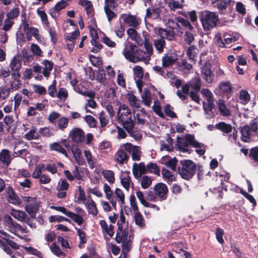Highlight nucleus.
<instances>
[{
	"label": "nucleus",
	"instance_id": "nucleus-51",
	"mask_svg": "<svg viewBox=\"0 0 258 258\" xmlns=\"http://www.w3.org/2000/svg\"><path fill=\"white\" fill-rule=\"evenodd\" d=\"M84 119L90 127H96L97 121L95 118L91 115H87L84 117Z\"/></svg>",
	"mask_w": 258,
	"mask_h": 258
},
{
	"label": "nucleus",
	"instance_id": "nucleus-54",
	"mask_svg": "<svg viewBox=\"0 0 258 258\" xmlns=\"http://www.w3.org/2000/svg\"><path fill=\"white\" fill-rule=\"evenodd\" d=\"M96 80L100 83H104L106 80V74L104 70L101 68H99L96 76Z\"/></svg>",
	"mask_w": 258,
	"mask_h": 258
},
{
	"label": "nucleus",
	"instance_id": "nucleus-61",
	"mask_svg": "<svg viewBox=\"0 0 258 258\" xmlns=\"http://www.w3.org/2000/svg\"><path fill=\"white\" fill-rule=\"evenodd\" d=\"M223 37L225 43L226 44H230L233 42H234L239 38L238 36L237 35L230 36L229 34H225L223 36Z\"/></svg>",
	"mask_w": 258,
	"mask_h": 258
},
{
	"label": "nucleus",
	"instance_id": "nucleus-56",
	"mask_svg": "<svg viewBox=\"0 0 258 258\" xmlns=\"http://www.w3.org/2000/svg\"><path fill=\"white\" fill-rule=\"evenodd\" d=\"M39 135L40 134L42 136L46 137H50L53 135L52 130L48 127H41L39 130Z\"/></svg>",
	"mask_w": 258,
	"mask_h": 258
},
{
	"label": "nucleus",
	"instance_id": "nucleus-38",
	"mask_svg": "<svg viewBox=\"0 0 258 258\" xmlns=\"http://www.w3.org/2000/svg\"><path fill=\"white\" fill-rule=\"evenodd\" d=\"M86 205L88 213L93 215L96 216L98 214V211L94 201L92 199H89L87 201Z\"/></svg>",
	"mask_w": 258,
	"mask_h": 258
},
{
	"label": "nucleus",
	"instance_id": "nucleus-55",
	"mask_svg": "<svg viewBox=\"0 0 258 258\" xmlns=\"http://www.w3.org/2000/svg\"><path fill=\"white\" fill-rule=\"evenodd\" d=\"M239 99L241 103L246 104L250 100V96L245 90H241L240 92Z\"/></svg>",
	"mask_w": 258,
	"mask_h": 258
},
{
	"label": "nucleus",
	"instance_id": "nucleus-34",
	"mask_svg": "<svg viewBox=\"0 0 258 258\" xmlns=\"http://www.w3.org/2000/svg\"><path fill=\"white\" fill-rule=\"evenodd\" d=\"M128 159V156L125 151L119 150L115 155V159L120 164L123 163Z\"/></svg>",
	"mask_w": 258,
	"mask_h": 258
},
{
	"label": "nucleus",
	"instance_id": "nucleus-4",
	"mask_svg": "<svg viewBox=\"0 0 258 258\" xmlns=\"http://www.w3.org/2000/svg\"><path fill=\"white\" fill-rule=\"evenodd\" d=\"M117 118L121 122L123 126L134 122L132 118V113L129 107L124 104H120L118 110Z\"/></svg>",
	"mask_w": 258,
	"mask_h": 258
},
{
	"label": "nucleus",
	"instance_id": "nucleus-43",
	"mask_svg": "<svg viewBox=\"0 0 258 258\" xmlns=\"http://www.w3.org/2000/svg\"><path fill=\"white\" fill-rule=\"evenodd\" d=\"M42 64L44 66L42 74L45 77H48L50 75V72L52 70L53 63L51 61L45 60Z\"/></svg>",
	"mask_w": 258,
	"mask_h": 258
},
{
	"label": "nucleus",
	"instance_id": "nucleus-8",
	"mask_svg": "<svg viewBox=\"0 0 258 258\" xmlns=\"http://www.w3.org/2000/svg\"><path fill=\"white\" fill-rule=\"evenodd\" d=\"M201 75L208 84H210L212 82L214 78V74L211 71V65L209 63L206 62L201 68Z\"/></svg>",
	"mask_w": 258,
	"mask_h": 258
},
{
	"label": "nucleus",
	"instance_id": "nucleus-6",
	"mask_svg": "<svg viewBox=\"0 0 258 258\" xmlns=\"http://www.w3.org/2000/svg\"><path fill=\"white\" fill-rule=\"evenodd\" d=\"M26 145L23 141H18L14 144L13 156L25 158L29 154V152L24 147Z\"/></svg>",
	"mask_w": 258,
	"mask_h": 258
},
{
	"label": "nucleus",
	"instance_id": "nucleus-16",
	"mask_svg": "<svg viewBox=\"0 0 258 258\" xmlns=\"http://www.w3.org/2000/svg\"><path fill=\"white\" fill-rule=\"evenodd\" d=\"M72 140L77 143H82L85 140V133L81 128H76L73 129L71 132Z\"/></svg>",
	"mask_w": 258,
	"mask_h": 258
},
{
	"label": "nucleus",
	"instance_id": "nucleus-44",
	"mask_svg": "<svg viewBox=\"0 0 258 258\" xmlns=\"http://www.w3.org/2000/svg\"><path fill=\"white\" fill-rule=\"evenodd\" d=\"M11 215L21 222H23L26 216H27V214L24 211L14 209L12 210Z\"/></svg>",
	"mask_w": 258,
	"mask_h": 258
},
{
	"label": "nucleus",
	"instance_id": "nucleus-19",
	"mask_svg": "<svg viewBox=\"0 0 258 258\" xmlns=\"http://www.w3.org/2000/svg\"><path fill=\"white\" fill-rule=\"evenodd\" d=\"M99 225L101 226L102 232L104 234H107L110 237H112L114 234V226L112 224L108 225L104 220H101L99 221Z\"/></svg>",
	"mask_w": 258,
	"mask_h": 258
},
{
	"label": "nucleus",
	"instance_id": "nucleus-47",
	"mask_svg": "<svg viewBox=\"0 0 258 258\" xmlns=\"http://www.w3.org/2000/svg\"><path fill=\"white\" fill-rule=\"evenodd\" d=\"M68 217L71 218L75 222L77 223L79 225H82L83 223L84 219L82 216H80L71 211L68 213Z\"/></svg>",
	"mask_w": 258,
	"mask_h": 258
},
{
	"label": "nucleus",
	"instance_id": "nucleus-13",
	"mask_svg": "<svg viewBox=\"0 0 258 258\" xmlns=\"http://www.w3.org/2000/svg\"><path fill=\"white\" fill-rule=\"evenodd\" d=\"M147 171L146 167L144 163L140 164L134 163L133 167V173L136 178H140L142 175L145 174Z\"/></svg>",
	"mask_w": 258,
	"mask_h": 258
},
{
	"label": "nucleus",
	"instance_id": "nucleus-45",
	"mask_svg": "<svg viewBox=\"0 0 258 258\" xmlns=\"http://www.w3.org/2000/svg\"><path fill=\"white\" fill-rule=\"evenodd\" d=\"M162 174L163 178L168 182H172L175 180V176L169 170L166 168H163Z\"/></svg>",
	"mask_w": 258,
	"mask_h": 258
},
{
	"label": "nucleus",
	"instance_id": "nucleus-52",
	"mask_svg": "<svg viewBox=\"0 0 258 258\" xmlns=\"http://www.w3.org/2000/svg\"><path fill=\"white\" fill-rule=\"evenodd\" d=\"M89 59L93 66L98 67L99 68H100L103 63L102 60L100 57H96L93 55H89Z\"/></svg>",
	"mask_w": 258,
	"mask_h": 258
},
{
	"label": "nucleus",
	"instance_id": "nucleus-21",
	"mask_svg": "<svg viewBox=\"0 0 258 258\" xmlns=\"http://www.w3.org/2000/svg\"><path fill=\"white\" fill-rule=\"evenodd\" d=\"M12 158L11 152L6 149H3L0 152V161L6 166H8L11 163Z\"/></svg>",
	"mask_w": 258,
	"mask_h": 258
},
{
	"label": "nucleus",
	"instance_id": "nucleus-20",
	"mask_svg": "<svg viewBox=\"0 0 258 258\" xmlns=\"http://www.w3.org/2000/svg\"><path fill=\"white\" fill-rule=\"evenodd\" d=\"M20 77V74L15 73L11 74L12 80L10 82V88L12 91H16L21 87L22 84Z\"/></svg>",
	"mask_w": 258,
	"mask_h": 258
},
{
	"label": "nucleus",
	"instance_id": "nucleus-53",
	"mask_svg": "<svg viewBox=\"0 0 258 258\" xmlns=\"http://www.w3.org/2000/svg\"><path fill=\"white\" fill-rule=\"evenodd\" d=\"M125 28L123 24L121 21L119 22V25L115 28V33L116 36L119 38L123 37L124 34Z\"/></svg>",
	"mask_w": 258,
	"mask_h": 258
},
{
	"label": "nucleus",
	"instance_id": "nucleus-39",
	"mask_svg": "<svg viewBox=\"0 0 258 258\" xmlns=\"http://www.w3.org/2000/svg\"><path fill=\"white\" fill-rule=\"evenodd\" d=\"M24 137L27 140H35L39 138V135L36 132V127L32 126L29 132L25 135Z\"/></svg>",
	"mask_w": 258,
	"mask_h": 258
},
{
	"label": "nucleus",
	"instance_id": "nucleus-46",
	"mask_svg": "<svg viewBox=\"0 0 258 258\" xmlns=\"http://www.w3.org/2000/svg\"><path fill=\"white\" fill-rule=\"evenodd\" d=\"M104 177L108 181V182L112 184L114 182V173L112 170H104L102 172Z\"/></svg>",
	"mask_w": 258,
	"mask_h": 258
},
{
	"label": "nucleus",
	"instance_id": "nucleus-12",
	"mask_svg": "<svg viewBox=\"0 0 258 258\" xmlns=\"http://www.w3.org/2000/svg\"><path fill=\"white\" fill-rule=\"evenodd\" d=\"M137 49V46L134 44H131L129 46L126 45L122 51V54L126 59L133 62L135 58V52Z\"/></svg>",
	"mask_w": 258,
	"mask_h": 258
},
{
	"label": "nucleus",
	"instance_id": "nucleus-5",
	"mask_svg": "<svg viewBox=\"0 0 258 258\" xmlns=\"http://www.w3.org/2000/svg\"><path fill=\"white\" fill-rule=\"evenodd\" d=\"M123 21V24L131 28H137L141 24V20L136 16L130 14H122L119 17V21Z\"/></svg>",
	"mask_w": 258,
	"mask_h": 258
},
{
	"label": "nucleus",
	"instance_id": "nucleus-9",
	"mask_svg": "<svg viewBox=\"0 0 258 258\" xmlns=\"http://www.w3.org/2000/svg\"><path fill=\"white\" fill-rule=\"evenodd\" d=\"M154 189L160 201H164L167 199L168 188L165 184L159 183L154 186Z\"/></svg>",
	"mask_w": 258,
	"mask_h": 258
},
{
	"label": "nucleus",
	"instance_id": "nucleus-59",
	"mask_svg": "<svg viewBox=\"0 0 258 258\" xmlns=\"http://www.w3.org/2000/svg\"><path fill=\"white\" fill-rule=\"evenodd\" d=\"M201 93L202 96L205 97L207 102L213 101V96L212 93L208 89H203Z\"/></svg>",
	"mask_w": 258,
	"mask_h": 258
},
{
	"label": "nucleus",
	"instance_id": "nucleus-26",
	"mask_svg": "<svg viewBox=\"0 0 258 258\" xmlns=\"http://www.w3.org/2000/svg\"><path fill=\"white\" fill-rule=\"evenodd\" d=\"M203 108L206 114V117L208 118H211L214 116V112L213 110L214 108V101L211 102H204Z\"/></svg>",
	"mask_w": 258,
	"mask_h": 258
},
{
	"label": "nucleus",
	"instance_id": "nucleus-57",
	"mask_svg": "<svg viewBox=\"0 0 258 258\" xmlns=\"http://www.w3.org/2000/svg\"><path fill=\"white\" fill-rule=\"evenodd\" d=\"M13 92L10 87H0V95L3 99H7L10 95V93Z\"/></svg>",
	"mask_w": 258,
	"mask_h": 258
},
{
	"label": "nucleus",
	"instance_id": "nucleus-7",
	"mask_svg": "<svg viewBox=\"0 0 258 258\" xmlns=\"http://www.w3.org/2000/svg\"><path fill=\"white\" fill-rule=\"evenodd\" d=\"M124 149L132 155L133 160L139 161L142 154L140 148L131 143H126L124 145Z\"/></svg>",
	"mask_w": 258,
	"mask_h": 258
},
{
	"label": "nucleus",
	"instance_id": "nucleus-18",
	"mask_svg": "<svg viewBox=\"0 0 258 258\" xmlns=\"http://www.w3.org/2000/svg\"><path fill=\"white\" fill-rule=\"evenodd\" d=\"M22 26L24 32H27L31 34L36 39L39 40L40 35L39 34L38 30L34 27H30L27 22L25 20H23Z\"/></svg>",
	"mask_w": 258,
	"mask_h": 258
},
{
	"label": "nucleus",
	"instance_id": "nucleus-50",
	"mask_svg": "<svg viewBox=\"0 0 258 258\" xmlns=\"http://www.w3.org/2000/svg\"><path fill=\"white\" fill-rule=\"evenodd\" d=\"M51 150L59 152L65 156L68 157V154L66 150L62 147L58 143H54L50 145Z\"/></svg>",
	"mask_w": 258,
	"mask_h": 258
},
{
	"label": "nucleus",
	"instance_id": "nucleus-17",
	"mask_svg": "<svg viewBox=\"0 0 258 258\" xmlns=\"http://www.w3.org/2000/svg\"><path fill=\"white\" fill-rule=\"evenodd\" d=\"M127 230L124 228L117 229L115 239L118 243H122L123 244H125L127 243Z\"/></svg>",
	"mask_w": 258,
	"mask_h": 258
},
{
	"label": "nucleus",
	"instance_id": "nucleus-10",
	"mask_svg": "<svg viewBox=\"0 0 258 258\" xmlns=\"http://www.w3.org/2000/svg\"><path fill=\"white\" fill-rule=\"evenodd\" d=\"M123 127L127 131L128 134L135 140L138 141L142 139V134L140 131L135 128L134 121L131 123H128L127 125H125Z\"/></svg>",
	"mask_w": 258,
	"mask_h": 258
},
{
	"label": "nucleus",
	"instance_id": "nucleus-37",
	"mask_svg": "<svg viewBox=\"0 0 258 258\" xmlns=\"http://www.w3.org/2000/svg\"><path fill=\"white\" fill-rule=\"evenodd\" d=\"M127 99L131 107L135 108H138L140 107V101L134 94L128 93Z\"/></svg>",
	"mask_w": 258,
	"mask_h": 258
},
{
	"label": "nucleus",
	"instance_id": "nucleus-1",
	"mask_svg": "<svg viewBox=\"0 0 258 258\" xmlns=\"http://www.w3.org/2000/svg\"><path fill=\"white\" fill-rule=\"evenodd\" d=\"M199 17L204 31L215 28L219 21V16L215 12L207 10L200 12Z\"/></svg>",
	"mask_w": 258,
	"mask_h": 258
},
{
	"label": "nucleus",
	"instance_id": "nucleus-62",
	"mask_svg": "<svg viewBox=\"0 0 258 258\" xmlns=\"http://www.w3.org/2000/svg\"><path fill=\"white\" fill-rule=\"evenodd\" d=\"M69 187V183L64 179H60L58 182L56 189L60 190H67Z\"/></svg>",
	"mask_w": 258,
	"mask_h": 258
},
{
	"label": "nucleus",
	"instance_id": "nucleus-3",
	"mask_svg": "<svg viewBox=\"0 0 258 258\" xmlns=\"http://www.w3.org/2000/svg\"><path fill=\"white\" fill-rule=\"evenodd\" d=\"M180 163L181 166L178 167V172L181 177L184 179L191 178L196 173V164L190 160H181Z\"/></svg>",
	"mask_w": 258,
	"mask_h": 258
},
{
	"label": "nucleus",
	"instance_id": "nucleus-22",
	"mask_svg": "<svg viewBox=\"0 0 258 258\" xmlns=\"http://www.w3.org/2000/svg\"><path fill=\"white\" fill-rule=\"evenodd\" d=\"M25 209L31 218H35L36 213L38 210V205L36 202V200L31 204H26Z\"/></svg>",
	"mask_w": 258,
	"mask_h": 258
},
{
	"label": "nucleus",
	"instance_id": "nucleus-40",
	"mask_svg": "<svg viewBox=\"0 0 258 258\" xmlns=\"http://www.w3.org/2000/svg\"><path fill=\"white\" fill-rule=\"evenodd\" d=\"M219 89L222 93L225 94L227 96L230 95L232 88L230 84L228 82H222L219 85ZM229 97V96H228Z\"/></svg>",
	"mask_w": 258,
	"mask_h": 258
},
{
	"label": "nucleus",
	"instance_id": "nucleus-49",
	"mask_svg": "<svg viewBox=\"0 0 258 258\" xmlns=\"http://www.w3.org/2000/svg\"><path fill=\"white\" fill-rule=\"evenodd\" d=\"M69 124V119L66 117H62L57 120V127L61 130L67 128Z\"/></svg>",
	"mask_w": 258,
	"mask_h": 258
},
{
	"label": "nucleus",
	"instance_id": "nucleus-25",
	"mask_svg": "<svg viewBox=\"0 0 258 258\" xmlns=\"http://www.w3.org/2000/svg\"><path fill=\"white\" fill-rule=\"evenodd\" d=\"M217 104L220 114L222 116H229L231 115V111L230 109L226 107L224 100H218Z\"/></svg>",
	"mask_w": 258,
	"mask_h": 258
},
{
	"label": "nucleus",
	"instance_id": "nucleus-41",
	"mask_svg": "<svg viewBox=\"0 0 258 258\" xmlns=\"http://www.w3.org/2000/svg\"><path fill=\"white\" fill-rule=\"evenodd\" d=\"M79 4L84 7L87 15L92 14L93 11V5L91 1L88 0H79Z\"/></svg>",
	"mask_w": 258,
	"mask_h": 258
},
{
	"label": "nucleus",
	"instance_id": "nucleus-29",
	"mask_svg": "<svg viewBox=\"0 0 258 258\" xmlns=\"http://www.w3.org/2000/svg\"><path fill=\"white\" fill-rule=\"evenodd\" d=\"M196 35L194 29L187 30L183 35L184 42L187 45H190L195 40V36Z\"/></svg>",
	"mask_w": 258,
	"mask_h": 258
},
{
	"label": "nucleus",
	"instance_id": "nucleus-27",
	"mask_svg": "<svg viewBox=\"0 0 258 258\" xmlns=\"http://www.w3.org/2000/svg\"><path fill=\"white\" fill-rule=\"evenodd\" d=\"M71 150L76 162L79 165H84L85 163V161L82 156L81 150L78 147H73L72 148Z\"/></svg>",
	"mask_w": 258,
	"mask_h": 258
},
{
	"label": "nucleus",
	"instance_id": "nucleus-32",
	"mask_svg": "<svg viewBox=\"0 0 258 258\" xmlns=\"http://www.w3.org/2000/svg\"><path fill=\"white\" fill-rule=\"evenodd\" d=\"M154 45L156 50L159 53H161L164 51L166 45V42L163 38H158L153 40Z\"/></svg>",
	"mask_w": 258,
	"mask_h": 258
},
{
	"label": "nucleus",
	"instance_id": "nucleus-64",
	"mask_svg": "<svg viewBox=\"0 0 258 258\" xmlns=\"http://www.w3.org/2000/svg\"><path fill=\"white\" fill-rule=\"evenodd\" d=\"M151 183L152 181L148 176L144 175L142 177L141 184L142 188L144 189L147 188Z\"/></svg>",
	"mask_w": 258,
	"mask_h": 258
},
{
	"label": "nucleus",
	"instance_id": "nucleus-30",
	"mask_svg": "<svg viewBox=\"0 0 258 258\" xmlns=\"http://www.w3.org/2000/svg\"><path fill=\"white\" fill-rule=\"evenodd\" d=\"M215 127L226 134H229L232 130V126L230 124L223 121L217 123Z\"/></svg>",
	"mask_w": 258,
	"mask_h": 258
},
{
	"label": "nucleus",
	"instance_id": "nucleus-15",
	"mask_svg": "<svg viewBox=\"0 0 258 258\" xmlns=\"http://www.w3.org/2000/svg\"><path fill=\"white\" fill-rule=\"evenodd\" d=\"M177 59V55L175 53H167L162 58V64L163 67L166 68L173 64Z\"/></svg>",
	"mask_w": 258,
	"mask_h": 258
},
{
	"label": "nucleus",
	"instance_id": "nucleus-60",
	"mask_svg": "<svg viewBox=\"0 0 258 258\" xmlns=\"http://www.w3.org/2000/svg\"><path fill=\"white\" fill-rule=\"evenodd\" d=\"M84 154L90 168L93 169L94 168V164L91 153L89 151L85 150H84Z\"/></svg>",
	"mask_w": 258,
	"mask_h": 258
},
{
	"label": "nucleus",
	"instance_id": "nucleus-63",
	"mask_svg": "<svg viewBox=\"0 0 258 258\" xmlns=\"http://www.w3.org/2000/svg\"><path fill=\"white\" fill-rule=\"evenodd\" d=\"M91 44L93 46L91 51L93 53H97L102 47V44L96 39H92Z\"/></svg>",
	"mask_w": 258,
	"mask_h": 258
},
{
	"label": "nucleus",
	"instance_id": "nucleus-2",
	"mask_svg": "<svg viewBox=\"0 0 258 258\" xmlns=\"http://www.w3.org/2000/svg\"><path fill=\"white\" fill-rule=\"evenodd\" d=\"M176 145L179 150L183 153H189V146L192 147H199L202 146L200 144V142L196 140L194 136L190 134L185 135L184 138L178 137Z\"/></svg>",
	"mask_w": 258,
	"mask_h": 258
},
{
	"label": "nucleus",
	"instance_id": "nucleus-23",
	"mask_svg": "<svg viewBox=\"0 0 258 258\" xmlns=\"http://www.w3.org/2000/svg\"><path fill=\"white\" fill-rule=\"evenodd\" d=\"M10 68L12 73L20 74V70L21 68V61L18 56H15L11 61Z\"/></svg>",
	"mask_w": 258,
	"mask_h": 258
},
{
	"label": "nucleus",
	"instance_id": "nucleus-24",
	"mask_svg": "<svg viewBox=\"0 0 258 258\" xmlns=\"http://www.w3.org/2000/svg\"><path fill=\"white\" fill-rule=\"evenodd\" d=\"M103 190L105 194L106 199L110 202L112 207L115 209L116 206V202L113 199V192L111 189L110 186L107 183H104L103 185Z\"/></svg>",
	"mask_w": 258,
	"mask_h": 258
},
{
	"label": "nucleus",
	"instance_id": "nucleus-14",
	"mask_svg": "<svg viewBox=\"0 0 258 258\" xmlns=\"http://www.w3.org/2000/svg\"><path fill=\"white\" fill-rule=\"evenodd\" d=\"M161 38L166 39L168 41H173L175 39V33L173 30H168L167 29L159 28L157 32Z\"/></svg>",
	"mask_w": 258,
	"mask_h": 258
},
{
	"label": "nucleus",
	"instance_id": "nucleus-48",
	"mask_svg": "<svg viewBox=\"0 0 258 258\" xmlns=\"http://www.w3.org/2000/svg\"><path fill=\"white\" fill-rule=\"evenodd\" d=\"M134 219L136 224L139 227H142L145 226V220L141 213L137 211L134 216Z\"/></svg>",
	"mask_w": 258,
	"mask_h": 258
},
{
	"label": "nucleus",
	"instance_id": "nucleus-42",
	"mask_svg": "<svg viewBox=\"0 0 258 258\" xmlns=\"http://www.w3.org/2000/svg\"><path fill=\"white\" fill-rule=\"evenodd\" d=\"M190 87L196 92H199L201 87V81L198 78H193L188 82Z\"/></svg>",
	"mask_w": 258,
	"mask_h": 258
},
{
	"label": "nucleus",
	"instance_id": "nucleus-36",
	"mask_svg": "<svg viewBox=\"0 0 258 258\" xmlns=\"http://www.w3.org/2000/svg\"><path fill=\"white\" fill-rule=\"evenodd\" d=\"M143 103L147 107H150L152 102L151 93L148 89H145L141 95Z\"/></svg>",
	"mask_w": 258,
	"mask_h": 258
},
{
	"label": "nucleus",
	"instance_id": "nucleus-35",
	"mask_svg": "<svg viewBox=\"0 0 258 258\" xmlns=\"http://www.w3.org/2000/svg\"><path fill=\"white\" fill-rule=\"evenodd\" d=\"M121 184L127 190H128L131 185H133L131 177L127 173H124L121 175Z\"/></svg>",
	"mask_w": 258,
	"mask_h": 258
},
{
	"label": "nucleus",
	"instance_id": "nucleus-28",
	"mask_svg": "<svg viewBox=\"0 0 258 258\" xmlns=\"http://www.w3.org/2000/svg\"><path fill=\"white\" fill-rule=\"evenodd\" d=\"M241 140L244 142L249 141L251 135L250 127L248 125H244L240 130Z\"/></svg>",
	"mask_w": 258,
	"mask_h": 258
},
{
	"label": "nucleus",
	"instance_id": "nucleus-33",
	"mask_svg": "<svg viewBox=\"0 0 258 258\" xmlns=\"http://www.w3.org/2000/svg\"><path fill=\"white\" fill-rule=\"evenodd\" d=\"M75 91L83 96H87L91 98H94L95 96L94 92L92 91H89L87 88L83 86H78L75 88Z\"/></svg>",
	"mask_w": 258,
	"mask_h": 258
},
{
	"label": "nucleus",
	"instance_id": "nucleus-31",
	"mask_svg": "<svg viewBox=\"0 0 258 258\" xmlns=\"http://www.w3.org/2000/svg\"><path fill=\"white\" fill-rule=\"evenodd\" d=\"M134 58L135 60L133 61V62H137L142 60L148 61L150 59V58L146 54V51L137 48L135 52Z\"/></svg>",
	"mask_w": 258,
	"mask_h": 258
},
{
	"label": "nucleus",
	"instance_id": "nucleus-58",
	"mask_svg": "<svg viewBox=\"0 0 258 258\" xmlns=\"http://www.w3.org/2000/svg\"><path fill=\"white\" fill-rule=\"evenodd\" d=\"M177 21L178 23L181 24V25L185 27L187 30H191L192 29H194L193 26L191 25L188 20L184 19L182 17H178L177 18Z\"/></svg>",
	"mask_w": 258,
	"mask_h": 258
},
{
	"label": "nucleus",
	"instance_id": "nucleus-11",
	"mask_svg": "<svg viewBox=\"0 0 258 258\" xmlns=\"http://www.w3.org/2000/svg\"><path fill=\"white\" fill-rule=\"evenodd\" d=\"M7 225V227H8V229L12 233H14L15 235H17L16 234V229L19 230L23 232H26L25 231V229L19 224L15 223L13 221V219L11 217L8 216L6 218Z\"/></svg>",
	"mask_w": 258,
	"mask_h": 258
}]
</instances>
